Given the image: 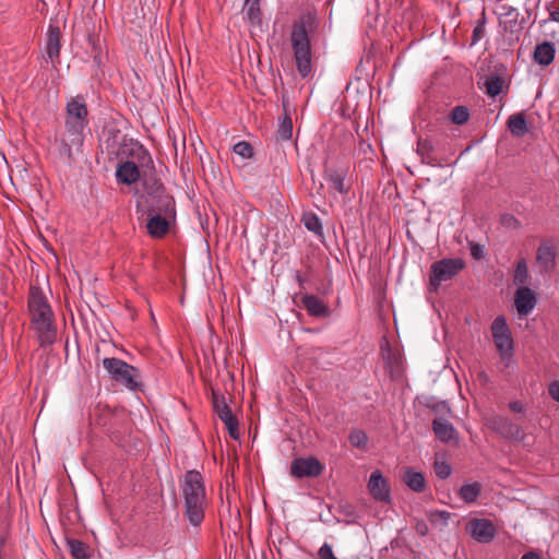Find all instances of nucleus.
Here are the masks:
<instances>
[{
  "instance_id": "obj_12",
  "label": "nucleus",
  "mask_w": 559,
  "mask_h": 559,
  "mask_svg": "<svg viewBox=\"0 0 559 559\" xmlns=\"http://www.w3.org/2000/svg\"><path fill=\"white\" fill-rule=\"evenodd\" d=\"M61 49V31L58 25L49 24L45 40V59L55 66L59 61Z\"/></svg>"
},
{
  "instance_id": "obj_13",
  "label": "nucleus",
  "mask_w": 559,
  "mask_h": 559,
  "mask_svg": "<svg viewBox=\"0 0 559 559\" xmlns=\"http://www.w3.org/2000/svg\"><path fill=\"white\" fill-rule=\"evenodd\" d=\"M537 304L535 293L527 286L520 287L514 295V306L520 316L532 312Z\"/></svg>"
},
{
  "instance_id": "obj_6",
  "label": "nucleus",
  "mask_w": 559,
  "mask_h": 559,
  "mask_svg": "<svg viewBox=\"0 0 559 559\" xmlns=\"http://www.w3.org/2000/svg\"><path fill=\"white\" fill-rule=\"evenodd\" d=\"M103 366L109 377L131 391L141 388L139 370L119 358H104Z\"/></svg>"
},
{
  "instance_id": "obj_36",
  "label": "nucleus",
  "mask_w": 559,
  "mask_h": 559,
  "mask_svg": "<svg viewBox=\"0 0 559 559\" xmlns=\"http://www.w3.org/2000/svg\"><path fill=\"white\" fill-rule=\"evenodd\" d=\"M435 472L440 479H447L450 477L452 468L445 461H436Z\"/></svg>"
},
{
  "instance_id": "obj_11",
  "label": "nucleus",
  "mask_w": 559,
  "mask_h": 559,
  "mask_svg": "<svg viewBox=\"0 0 559 559\" xmlns=\"http://www.w3.org/2000/svg\"><path fill=\"white\" fill-rule=\"evenodd\" d=\"M323 466L316 457H297L292 462L290 473L297 478L317 477L322 473Z\"/></svg>"
},
{
  "instance_id": "obj_29",
  "label": "nucleus",
  "mask_w": 559,
  "mask_h": 559,
  "mask_svg": "<svg viewBox=\"0 0 559 559\" xmlns=\"http://www.w3.org/2000/svg\"><path fill=\"white\" fill-rule=\"evenodd\" d=\"M71 555L76 559H87L90 557L87 547L78 539H68L67 542Z\"/></svg>"
},
{
  "instance_id": "obj_38",
  "label": "nucleus",
  "mask_w": 559,
  "mask_h": 559,
  "mask_svg": "<svg viewBox=\"0 0 559 559\" xmlns=\"http://www.w3.org/2000/svg\"><path fill=\"white\" fill-rule=\"evenodd\" d=\"M501 224L507 228H516L520 224L519 221L511 214L501 215Z\"/></svg>"
},
{
  "instance_id": "obj_14",
  "label": "nucleus",
  "mask_w": 559,
  "mask_h": 559,
  "mask_svg": "<svg viewBox=\"0 0 559 559\" xmlns=\"http://www.w3.org/2000/svg\"><path fill=\"white\" fill-rule=\"evenodd\" d=\"M214 408L218 416V418L225 424L229 435L231 438L236 439L238 437V421L233 416L231 411L226 405L224 399L219 400L218 397L214 399Z\"/></svg>"
},
{
  "instance_id": "obj_42",
  "label": "nucleus",
  "mask_w": 559,
  "mask_h": 559,
  "mask_svg": "<svg viewBox=\"0 0 559 559\" xmlns=\"http://www.w3.org/2000/svg\"><path fill=\"white\" fill-rule=\"evenodd\" d=\"M471 252L475 259H480L483 255V248L479 245H473Z\"/></svg>"
},
{
  "instance_id": "obj_39",
  "label": "nucleus",
  "mask_w": 559,
  "mask_h": 559,
  "mask_svg": "<svg viewBox=\"0 0 559 559\" xmlns=\"http://www.w3.org/2000/svg\"><path fill=\"white\" fill-rule=\"evenodd\" d=\"M548 392L556 402H559V380L549 384Z\"/></svg>"
},
{
  "instance_id": "obj_18",
  "label": "nucleus",
  "mask_w": 559,
  "mask_h": 559,
  "mask_svg": "<svg viewBox=\"0 0 559 559\" xmlns=\"http://www.w3.org/2000/svg\"><path fill=\"white\" fill-rule=\"evenodd\" d=\"M301 301L310 316L322 318L330 313L329 307L314 295H305Z\"/></svg>"
},
{
  "instance_id": "obj_24",
  "label": "nucleus",
  "mask_w": 559,
  "mask_h": 559,
  "mask_svg": "<svg viewBox=\"0 0 559 559\" xmlns=\"http://www.w3.org/2000/svg\"><path fill=\"white\" fill-rule=\"evenodd\" d=\"M404 481L406 486L415 492H421L425 489L424 475L411 468L405 472Z\"/></svg>"
},
{
  "instance_id": "obj_22",
  "label": "nucleus",
  "mask_w": 559,
  "mask_h": 559,
  "mask_svg": "<svg viewBox=\"0 0 559 559\" xmlns=\"http://www.w3.org/2000/svg\"><path fill=\"white\" fill-rule=\"evenodd\" d=\"M481 485L478 481L464 484L459 491L460 498L466 503H474L481 492Z\"/></svg>"
},
{
  "instance_id": "obj_1",
  "label": "nucleus",
  "mask_w": 559,
  "mask_h": 559,
  "mask_svg": "<svg viewBox=\"0 0 559 559\" xmlns=\"http://www.w3.org/2000/svg\"><path fill=\"white\" fill-rule=\"evenodd\" d=\"M88 110L83 96L71 97L67 102L64 131L60 139V150L71 158L82 152L88 126Z\"/></svg>"
},
{
  "instance_id": "obj_3",
  "label": "nucleus",
  "mask_w": 559,
  "mask_h": 559,
  "mask_svg": "<svg viewBox=\"0 0 559 559\" xmlns=\"http://www.w3.org/2000/svg\"><path fill=\"white\" fill-rule=\"evenodd\" d=\"M31 321L41 346L51 345L57 338L53 312L44 295L37 287H31L28 297Z\"/></svg>"
},
{
  "instance_id": "obj_25",
  "label": "nucleus",
  "mask_w": 559,
  "mask_h": 559,
  "mask_svg": "<svg viewBox=\"0 0 559 559\" xmlns=\"http://www.w3.org/2000/svg\"><path fill=\"white\" fill-rule=\"evenodd\" d=\"M433 145L428 140H419L417 143V154L420 156L421 162L430 165L437 166L435 158L432 157Z\"/></svg>"
},
{
  "instance_id": "obj_33",
  "label": "nucleus",
  "mask_w": 559,
  "mask_h": 559,
  "mask_svg": "<svg viewBox=\"0 0 559 559\" xmlns=\"http://www.w3.org/2000/svg\"><path fill=\"white\" fill-rule=\"evenodd\" d=\"M469 118V111L464 106H456L451 111V120L453 123L462 126L467 122Z\"/></svg>"
},
{
  "instance_id": "obj_4",
  "label": "nucleus",
  "mask_w": 559,
  "mask_h": 559,
  "mask_svg": "<svg viewBox=\"0 0 559 559\" xmlns=\"http://www.w3.org/2000/svg\"><path fill=\"white\" fill-rule=\"evenodd\" d=\"M290 39L297 71L302 78H308L312 72V51L304 23L293 27Z\"/></svg>"
},
{
  "instance_id": "obj_46",
  "label": "nucleus",
  "mask_w": 559,
  "mask_h": 559,
  "mask_svg": "<svg viewBox=\"0 0 559 559\" xmlns=\"http://www.w3.org/2000/svg\"><path fill=\"white\" fill-rule=\"evenodd\" d=\"M441 518L447 521L449 519V513L445 511L440 512Z\"/></svg>"
},
{
  "instance_id": "obj_34",
  "label": "nucleus",
  "mask_w": 559,
  "mask_h": 559,
  "mask_svg": "<svg viewBox=\"0 0 559 559\" xmlns=\"http://www.w3.org/2000/svg\"><path fill=\"white\" fill-rule=\"evenodd\" d=\"M233 152L240 156L242 159H248L253 156V148L247 141H239L233 146Z\"/></svg>"
},
{
  "instance_id": "obj_5",
  "label": "nucleus",
  "mask_w": 559,
  "mask_h": 559,
  "mask_svg": "<svg viewBox=\"0 0 559 559\" xmlns=\"http://www.w3.org/2000/svg\"><path fill=\"white\" fill-rule=\"evenodd\" d=\"M175 217L174 200L164 195L158 199L156 207L148 212L146 228L152 237L158 238L164 236L169 228L170 221Z\"/></svg>"
},
{
  "instance_id": "obj_44",
  "label": "nucleus",
  "mask_w": 559,
  "mask_h": 559,
  "mask_svg": "<svg viewBox=\"0 0 559 559\" xmlns=\"http://www.w3.org/2000/svg\"><path fill=\"white\" fill-rule=\"evenodd\" d=\"M521 559H539V557L537 554L531 551L524 554Z\"/></svg>"
},
{
  "instance_id": "obj_19",
  "label": "nucleus",
  "mask_w": 559,
  "mask_h": 559,
  "mask_svg": "<svg viewBox=\"0 0 559 559\" xmlns=\"http://www.w3.org/2000/svg\"><path fill=\"white\" fill-rule=\"evenodd\" d=\"M496 425L499 432L507 439L522 441L525 438L523 430L509 419L499 418Z\"/></svg>"
},
{
  "instance_id": "obj_31",
  "label": "nucleus",
  "mask_w": 559,
  "mask_h": 559,
  "mask_svg": "<svg viewBox=\"0 0 559 559\" xmlns=\"http://www.w3.org/2000/svg\"><path fill=\"white\" fill-rule=\"evenodd\" d=\"M349 442L357 449H366L368 443V436L364 430L355 429L349 433Z\"/></svg>"
},
{
  "instance_id": "obj_10",
  "label": "nucleus",
  "mask_w": 559,
  "mask_h": 559,
  "mask_svg": "<svg viewBox=\"0 0 559 559\" xmlns=\"http://www.w3.org/2000/svg\"><path fill=\"white\" fill-rule=\"evenodd\" d=\"M466 532L478 543H490L496 536V528L490 520L473 519L466 525Z\"/></svg>"
},
{
  "instance_id": "obj_43",
  "label": "nucleus",
  "mask_w": 559,
  "mask_h": 559,
  "mask_svg": "<svg viewBox=\"0 0 559 559\" xmlns=\"http://www.w3.org/2000/svg\"><path fill=\"white\" fill-rule=\"evenodd\" d=\"M7 544V537L4 535H0V559L2 558V550Z\"/></svg>"
},
{
  "instance_id": "obj_48",
  "label": "nucleus",
  "mask_w": 559,
  "mask_h": 559,
  "mask_svg": "<svg viewBox=\"0 0 559 559\" xmlns=\"http://www.w3.org/2000/svg\"><path fill=\"white\" fill-rule=\"evenodd\" d=\"M418 531H419V533H420L421 535H424V534L426 533V531H427V527L424 525V526H423V527H420Z\"/></svg>"
},
{
  "instance_id": "obj_45",
  "label": "nucleus",
  "mask_w": 559,
  "mask_h": 559,
  "mask_svg": "<svg viewBox=\"0 0 559 559\" xmlns=\"http://www.w3.org/2000/svg\"><path fill=\"white\" fill-rule=\"evenodd\" d=\"M550 15H551L552 21L559 23V10H556V11L551 12Z\"/></svg>"
},
{
  "instance_id": "obj_17",
  "label": "nucleus",
  "mask_w": 559,
  "mask_h": 559,
  "mask_svg": "<svg viewBox=\"0 0 559 559\" xmlns=\"http://www.w3.org/2000/svg\"><path fill=\"white\" fill-rule=\"evenodd\" d=\"M326 181L341 194H347L349 185L346 182V171L344 169H326L324 174Z\"/></svg>"
},
{
  "instance_id": "obj_40",
  "label": "nucleus",
  "mask_w": 559,
  "mask_h": 559,
  "mask_svg": "<svg viewBox=\"0 0 559 559\" xmlns=\"http://www.w3.org/2000/svg\"><path fill=\"white\" fill-rule=\"evenodd\" d=\"M485 33V27L483 25H478L476 26L474 29H473V35H472V44H477L483 35Z\"/></svg>"
},
{
  "instance_id": "obj_35",
  "label": "nucleus",
  "mask_w": 559,
  "mask_h": 559,
  "mask_svg": "<svg viewBox=\"0 0 559 559\" xmlns=\"http://www.w3.org/2000/svg\"><path fill=\"white\" fill-rule=\"evenodd\" d=\"M528 278L527 264L524 259L520 260L516 264V269L514 272V283L524 285Z\"/></svg>"
},
{
  "instance_id": "obj_41",
  "label": "nucleus",
  "mask_w": 559,
  "mask_h": 559,
  "mask_svg": "<svg viewBox=\"0 0 559 559\" xmlns=\"http://www.w3.org/2000/svg\"><path fill=\"white\" fill-rule=\"evenodd\" d=\"M509 407L511 411H513L515 413H522L524 411V406L520 401L510 402Z\"/></svg>"
},
{
  "instance_id": "obj_26",
  "label": "nucleus",
  "mask_w": 559,
  "mask_h": 559,
  "mask_svg": "<svg viewBox=\"0 0 559 559\" xmlns=\"http://www.w3.org/2000/svg\"><path fill=\"white\" fill-rule=\"evenodd\" d=\"M536 260L546 271L550 270L555 264V253L548 246H540L537 250Z\"/></svg>"
},
{
  "instance_id": "obj_15",
  "label": "nucleus",
  "mask_w": 559,
  "mask_h": 559,
  "mask_svg": "<svg viewBox=\"0 0 559 559\" xmlns=\"http://www.w3.org/2000/svg\"><path fill=\"white\" fill-rule=\"evenodd\" d=\"M116 177L118 182L124 185H132L136 182L140 178L139 167L134 162H123L117 167Z\"/></svg>"
},
{
  "instance_id": "obj_2",
  "label": "nucleus",
  "mask_w": 559,
  "mask_h": 559,
  "mask_svg": "<svg viewBox=\"0 0 559 559\" xmlns=\"http://www.w3.org/2000/svg\"><path fill=\"white\" fill-rule=\"evenodd\" d=\"M180 488L183 497V514L189 523L198 527L204 520L206 508V493L203 477L198 471H188Z\"/></svg>"
},
{
  "instance_id": "obj_47",
  "label": "nucleus",
  "mask_w": 559,
  "mask_h": 559,
  "mask_svg": "<svg viewBox=\"0 0 559 559\" xmlns=\"http://www.w3.org/2000/svg\"><path fill=\"white\" fill-rule=\"evenodd\" d=\"M296 281L301 284L302 283V277L299 273L296 274Z\"/></svg>"
},
{
  "instance_id": "obj_32",
  "label": "nucleus",
  "mask_w": 559,
  "mask_h": 559,
  "mask_svg": "<svg viewBox=\"0 0 559 559\" xmlns=\"http://www.w3.org/2000/svg\"><path fill=\"white\" fill-rule=\"evenodd\" d=\"M486 93L490 97L498 96L502 91V81L499 76H490L485 82Z\"/></svg>"
},
{
  "instance_id": "obj_37",
  "label": "nucleus",
  "mask_w": 559,
  "mask_h": 559,
  "mask_svg": "<svg viewBox=\"0 0 559 559\" xmlns=\"http://www.w3.org/2000/svg\"><path fill=\"white\" fill-rule=\"evenodd\" d=\"M319 559H337L334 556L332 546L328 543H324L318 551Z\"/></svg>"
},
{
  "instance_id": "obj_23",
  "label": "nucleus",
  "mask_w": 559,
  "mask_h": 559,
  "mask_svg": "<svg viewBox=\"0 0 559 559\" xmlns=\"http://www.w3.org/2000/svg\"><path fill=\"white\" fill-rule=\"evenodd\" d=\"M245 19L252 25L260 24L261 11L260 0H246L242 9Z\"/></svg>"
},
{
  "instance_id": "obj_20",
  "label": "nucleus",
  "mask_w": 559,
  "mask_h": 559,
  "mask_svg": "<svg viewBox=\"0 0 559 559\" xmlns=\"http://www.w3.org/2000/svg\"><path fill=\"white\" fill-rule=\"evenodd\" d=\"M556 49L552 43L543 41L535 47L534 61L540 66H549L555 59Z\"/></svg>"
},
{
  "instance_id": "obj_9",
  "label": "nucleus",
  "mask_w": 559,
  "mask_h": 559,
  "mask_svg": "<svg viewBox=\"0 0 559 559\" xmlns=\"http://www.w3.org/2000/svg\"><path fill=\"white\" fill-rule=\"evenodd\" d=\"M368 490L371 497L381 503H391V490L388 480L382 475L381 471L376 469L370 474L367 483Z\"/></svg>"
},
{
  "instance_id": "obj_7",
  "label": "nucleus",
  "mask_w": 559,
  "mask_h": 559,
  "mask_svg": "<svg viewBox=\"0 0 559 559\" xmlns=\"http://www.w3.org/2000/svg\"><path fill=\"white\" fill-rule=\"evenodd\" d=\"M464 262L461 259H442L431 265L430 290L437 292L442 282L452 280L462 269Z\"/></svg>"
},
{
  "instance_id": "obj_16",
  "label": "nucleus",
  "mask_w": 559,
  "mask_h": 559,
  "mask_svg": "<svg viewBox=\"0 0 559 559\" xmlns=\"http://www.w3.org/2000/svg\"><path fill=\"white\" fill-rule=\"evenodd\" d=\"M432 430L436 437L442 442H449L456 438L454 426L443 417H437L432 421Z\"/></svg>"
},
{
  "instance_id": "obj_21",
  "label": "nucleus",
  "mask_w": 559,
  "mask_h": 559,
  "mask_svg": "<svg viewBox=\"0 0 559 559\" xmlns=\"http://www.w3.org/2000/svg\"><path fill=\"white\" fill-rule=\"evenodd\" d=\"M508 128L515 138H522L527 132V122L522 114H514L508 119Z\"/></svg>"
},
{
  "instance_id": "obj_8",
  "label": "nucleus",
  "mask_w": 559,
  "mask_h": 559,
  "mask_svg": "<svg viewBox=\"0 0 559 559\" xmlns=\"http://www.w3.org/2000/svg\"><path fill=\"white\" fill-rule=\"evenodd\" d=\"M491 333L495 345L503 360L511 357L514 344L507 324V320L503 316H498L491 323Z\"/></svg>"
},
{
  "instance_id": "obj_28",
  "label": "nucleus",
  "mask_w": 559,
  "mask_h": 559,
  "mask_svg": "<svg viewBox=\"0 0 559 559\" xmlns=\"http://www.w3.org/2000/svg\"><path fill=\"white\" fill-rule=\"evenodd\" d=\"M381 350H382L383 359H384L385 364L388 365V367L390 368V372L391 373H399L400 372V359H399V357L391 352V349L389 348L388 344H385V346L382 345L381 346Z\"/></svg>"
},
{
  "instance_id": "obj_30",
  "label": "nucleus",
  "mask_w": 559,
  "mask_h": 559,
  "mask_svg": "<svg viewBox=\"0 0 559 559\" xmlns=\"http://www.w3.org/2000/svg\"><path fill=\"white\" fill-rule=\"evenodd\" d=\"M277 136L284 141L290 140L293 136V122L292 118L287 115H285V117L280 122Z\"/></svg>"
},
{
  "instance_id": "obj_27",
  "label": "nucleus",
  "mask_w": 559,
  "mask_h": 559,
  "mask_svg": "<svg viewBox=\"0 0 559 559\" xmlns=\"http://www.w3.org/2000/svg\"><path fill=\"white\" fill-rule=\"evenodd\" d=\"M305 227L314 235L322 236L323 227L320 218L314 213H307L302 217Z\"/></svg>"
}]
</instances>
